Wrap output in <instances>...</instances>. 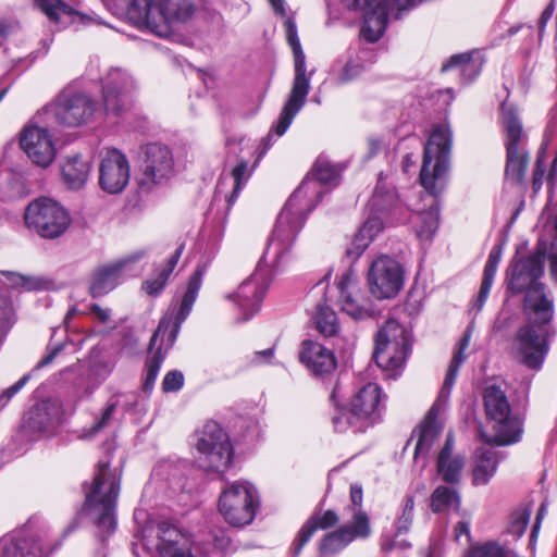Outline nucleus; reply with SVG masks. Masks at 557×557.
I'll use <instances>...</instances> for the list:
<instances>
[{
    "label": "nucleus",
    "mask_w": 557,
    "mask_h": 557,
    "mask_svg": "<svg viewBox=\"0 0 557 557\" xmlns=\"http://www.w3.org/2000/svg\"><path fill=\"white\" fill-rule=\"evenodd\" d=\"M60 414L61 406L58 400H44L28 411L26 424L33 432H45L58 423Z\"/></svg>",
    "instance_id": "2f4dec72"
},
{
    "label": "nucleus",
    "mask_w": 557,
    "mask_h": 557,
    "mask_svg": "<svg viewBox=\"0 0 557 557\" xmlns=\"http://www.w3.org/2000/svg\"><path fill=\"white\" fill-rule=\"evenodd\" d=\"M371 534V524L366 511L357 510L351 520L337 530L324 535L320 543L322 554H335L344 549L356 539H367Z\"/></svg>",
    "instance_id": "412c9836"
},
{
    "label": "nucleus",
    "mask_w": 557,
    "mask_h": 557,
    "mask_svg": "<svg viewBox=\"0 0 557 557\" xmlns=\"http://www.w3.org/2000/svg\"><path fill=\"white\" fill-rule=\"evenodd\" d=\"M198 462L205 470L223 472L233 458L228 434L215 421H208L198 432L196 444Z\"/></svg>",
    "instance_id": "9d476101"
},
{
    "label": "nucleus",
    "mask_w": 557,
    "mask_h": 557,
    "mask_svg": "<svg viewBox=\"0 0 557 557\" xmlns=\"http://www.w3.org/2000/svg\"><path fill=\"white\" fill-rule=\"evenodd\" d=\"M418 219L422 225L417 228V235L420 239H430L438 227V208L435 206V198L432 199L428 211L418 213Z\"/></svg>",
    "instance_id": "37998d69"
},
{
    "label": "nucleus",
    "mask_w": 557,
    "mask_h": 557,
    "mask_svg": "<svg viewBox=\"0 0 557 557\" xmlns=\"http://www.w3.org/2000/svg\"><path fill=\"white\" fill-rule=\"evenodd\" d=\"M500 255H502L500 249L497 247H494L491 250L486 262L498 265V263L500 261Z\"/></svg>",
    "instance_id": "69168bd1"
},
{
    "label": "nucleus",
    "mask_w": 557,
    "mask_h": 557,
    "mask_svg": "<svg viewBox=\"0 0 557 557\" xmlns=\"http://www.w3.org/2000/svg\"><path fill=\"white\" fill-rule=\"evenodd\" d=\"M405 282V270L394 258L381 255L369 267L367 283L370 294L379 299H393L401 290Z\"/></svg>",
    "instance_id": "dca6fc26"
},
{
    "label": "nucleus",
    "mask_w": 557,
    "mask_h": 557,
    "mask_svg": "<svg viewBox=\"0 0 557 557\" xmlns=\"http://www.w3.org/2000/svg\"><path fill=\"white\" fill-rule=\"evenodd\" d=\"M94 112V101L88 96L82 94L73 96L61 95L53 109L57 121L66 126H78L86 123Z\"/></svg>",
    "instance_id": "393cba45"
},
{
    "label": "nucleus",
    "mask_w": 557,
    "mask_h": 557,
    "mask_svg": "<svg viewBox=\"0 0 557 557\" xmlns=\"http://www.w3.org/2000/svg\"><path fill=\"white\" fill-rule=\"evenodd\" d=\"M299 359L315 375L331 373L337 364L333 351L313 341L302 342Z\"/></svg>",
    "instance_id": "c85d7f7f"
},
{
    "label": "nucleus",
    "mask_w": 557,
    "mask_h": 557,
    "mask_svg": "<svg viewBox=\"0 0 557 557\" xmlns=\"http://www.w3.org/2000/svg\"><path fill=\"white\" fill-rule=\"evenodd\" d=\"M174 173L172 151L164 145L149 144L145 148L138 186L141 191L149 193L156 186L169 181Z\"/></svg>",
    "instance_id": "a211bd4d"
},
{
    "label": "nucleus",
    "mask_w": 557,
    "mask_h": 557,
    "mask_svg": "<svg viewBox=\"0 0 557 557\" xmlns=\"http://www.w3.org/2000/svg\"><path fill=\"white\" fill-rule=\"evenodd\" d=\"M129 181V165L126 157L116 149L101 152L99 185L108 194L124 190Z\"/></svg>",
    "instance_id": "4be33fe9"
},
{
    "label": "nucleus",
    "mask_w": 557,
    "mask_h": 557,
    "mask_svg": "<svg viewBox=\"0 0 557 557\" xmlns=\"http://www.w3.org/2000/svg\"><path fill=\"white\" fill-rule=\"evenodd\" d=\"M134 89L132 77L120 69H112L103 78L102 100L107 113L120 114L131 106Z\"/></svg>",
    "instance_id": "aec40b11"
},
{
    "label": "nucleus",
    "mask_w": 557,
    "mask_h": 557,
    "mask_svg": "<svg viewBox=\"0 0 557 557\" xmlns=\"http://www.w3.org/2000/svg\"><path fill=\"white\" fill-rule=\"evenodd\" d=\"M90 313L97 319L100 323H108L111 318V311L108 308H101L100 306L94 304L90 306Z\"/></svg>",
    "instance_id": "13d9d810"
},
{
    "label": "nucleus",
    "mask_w": 557,
    "mask_h": 557,
    "mask_svg": "<svg viewBox=\"0 0 557 557\" xmlns=\"http://www.w3.org/2000/svg\"><path fill=\"white\" fill-rule=\"evenodd\" d=\"M497 267L498 265H496V264H492V263L486 262L485 267H484L482 282H485V283H488V284H493V281H494V277H495V274H496V271H497Z\"/></svg>",
    "instance_id": "052dcab7"
},
{
    "label": "nucleus",
    "mask_w": 557,
    "mask_h": 557,
    "mask_svg": "<svg viewBox=\"0 0 557 557\" xmlns=\"http://www.w3.org/2000/svg\"><path fill=\"white\" fill-rule=\"evenodd\" d=\"M143 545L151 557H195L183 533L169 522L145 528Z\"/></svg>",
    "instance_id": "f3484780"
},
{
    "label": "nucleus",
    "mask_w": 557,
    "mask_h": 557,
    "mask_svg": "<svg viewBox=\"0 0 557 557\" xmlns=\"http://www.w3.org/2000/svg\"><path fill=\"white\" fill-rule=\"evenodd\" d=\"M498 466L496 453L491 449H478L473 457L472 484L486 485L494 476Z\"/></svg>",
    "instance_id": "f704fd0d"
},
{
    "label": "nucleus",
    "mask_w": 557,
    "mask_h": 557,
    "mask_svg": "<svg viewBox=\"0 0 557 557\" xmlns=\"http://www.w3.org/2000/svg\"><path fill=\"white\" fill-rule=\"evenodd\" d=\"M554 10H555V5H554V1H552L546 8L545 10L542 12L541 14V17L539 20V28H540V32L543 33L545 27H546V24L547 22L552 18L553 14H554Z\"/></svg>",
    "instance_id": "bf43d9fd"
},
{
    "label": "nucleus",
    "mask_w": 557,
    "mask_h": 557,
    "mask_svg": "<svg viewBox=\"0 0 557 557\" xmlns=\"http://www.w3.org/2000/svg\"><path fill=\"white\" fill-rule=\"evenodd\" d=\"M24 221L28 228L44 238L60 237L71 223L69 212L48 197L33 200L25 209Z\"/></svg>",
    "instance_id": "9b49d317"
},
{
    "label": "nucleus",
    "mask_w": 557,
    "mask_h": 557,
    "mask_svg": "<svg viewBox=\"0 0 557 557\" xmlns=\"http://www.w3.org/2000/svg\"><path fill=\"white\" fill-rule=\"evenodd\" d=\"M451 69H458L463 81L471 82L479 75L481 71V63L473 60L471 53L466 52L453 55L449 61L442 66L443 72Z\"/></svg>",
    "instance_id": "4c0bfd02"
},
{
    "label": "nucleus",
    "mask_w": 557,
    "mask_h": 557,
    "mask_svg": "<svg viewBox=\"0 0 557 557\" xmlns=\"http://www.w3.org/2000/svg\"><path fill=\"white\" fill-rule=\"evenodd\" d=\"M454 448V436L448 434L436 458V474L448 485H458L460 483L466 466L465 456L455 453Z\"/></svg>",
    "instance_id": "bb28decb"
},
{
    "label": "nucleus",
    "mask_w": 557,
    "mask_h": 557,
    "mask_svg": "<svg viewBox=\"0 0 557 557\" xmlns=\"http://www.w3.org/2000/svg\"><path fill=\"white\" fill-rule=\"evenodd\" d=\"M9 275L12 277L13 284L22 285L28 290L40 289L45 284L42 280L36 277H26L15 273H9Z\"/></svg>",
    "instance_id": "3c124183"
},
{
    "label": "nucleus",
    "mask_w": 557,
    "mask_h": 557,
    "mask_svg": "<svg viewBox=\"0 0 557 557\" xmlns=\"http://www.w3.org/2000/svg\"><path fill=\"white\" fill-rule=\"evenodd\" d=\"M554 309V299L546 295L543 285L530 288L524 296L523 312L528 323L517 332L515 347L521 362L531 369H540L548 351Z\"/></svg>",
    "instance_id": "f03ea898"
},
{
    "label": "nucleus",
    "mask_w": 557,
    "mask_h": 557,
    "mask_svg": "<svg viewBox=\"0 0 557 557\" xmlns=\"http://www.w3.org/2000/svg\"><path fill=\"white\" fill-rule=\"evenodd\" d=\"M414 497L407 496L401 509V513L395 521V534L400 535L409 531L413 521Z\"/></svg>",
    "instance_id": "a18cd8bd"
},
{
    "label": "nucleus",
    "mask_w": 557,
    "mask_h": 557,
    "mask_svg": "<svg viewBox=\"0 0 557 557\" xmlns=\"http://www.w3.org/2000/svg\"><path fill=\"white\" fill-rule=\"evenodd\" d=\"M451 131L447 125H436L423 151L420 183L423 188L435 197L441 193V182L450 166Z\"/></svg>",
    "instance_id": "1a4fd4ad"
},
{
    "label": "nucleus",
    "mask_w": 557,
    "mask_h": 557,
    "mask_svg": "<svg viewBox=\"0 0 557 557\" xmlns=\"http://www.w3.org/2000/svg\"><path fill=\"white\" fill-rule=\"evenodd\" d=\"M382 407V392L377 384L368 383L352 397L349 408L359 428H368L377 419Z\"/></svg>",
    "instance_id": "a878e982"
},
{
    "label": "nucleus",
    "mask_w": 557,
    "mask_h": 557,
    "mask_svg": "<svg viewBox=\"0 0 557 557\" xmlns=\"http://www.w3.org/2000/svg\"><path fill=\"white\" fill-rule=\"evenodd\" d=\"M120 486L121 471L111 470L109 461H100L90 488L86 492L83 510L98 528L102 537L115 530L114 510Z\"/></svg>",
    "instance_id": "39448f33"
},
{
    "label": "nucleus",
    "mask_w": 557,
    "mask_h": 557,
    "mask_svg": "<svg viewBox=\"0 0 557 557\" xmlns=\"http://www.w3.org/2000/svg\"><path fill=\"white\" fill-rule=\"evenodd\" d=\"M184 250V244H181L173 256L168 260V263L164 269H162L156 277L149 278L143 283V289L149 295V296H157L161 293V290L164 288L169 276L175 269L182 253Z\"/></svg>",
    "instance_id": "e433bc0d"
},
{
    "label": "nucleus",
    "mask_w": 557,
    "mask_h": 557,
    "mask_svg": "<svg viewBox=\"0 0 557 557\" xmlns=\"http://www.w3.org/2000/svg\"><path fill=\"white\" fill-rule=\"evenodd\" d=\"M470 331H467L463 337L459 341L457 348L454 352L453 359L448 367L442 389L431 407L425 420L420 425L417 433V442L414 446L413 458L417 459L421 455H428L437 440L442 426L437 421L438 414L446 408L451 388L456 382L460 366L466 359L465 351L470 344Z\"/></svg>",
    "instance_id": "0eeeda50"
},
{
    "label": "nucleus",
    "mask_w": 557,
    "mask_h": 557,
    "mask_svg": "<svg viewBox=\"0 0 557 557\" xmlns=\"http://www.w3.org/2000/svg\"><path fill=\"white\" fill-rule=\"evenodd\" d=\"M362 72L360 64L355 62H347L341 73L338 74L337 81L341 84H345L356 78Z\"/></svg>",
    "instance_id": "8fccbe9b"
},
{
    "label": "nucleus",
    "mask_w": 557,
    "mask_h": 557,
    "mask_svg": "<svg viewBox=\"0 0 557 557\" xmlns=\"http://www.w3.org/2000/svg\"><path fill=\"white\" fill-rule=\"evenodd\" d=\"M333 424L336 431L345 432L349 428H351L355 432H362L367 428H359L356 419L352 417V410L348 408L347 410L341 411L338 414L333 417Z\"/></svg>",
    "instance_id": "49530a36"
},
{
    "label": "nucleus",
    "mask_w": 557,
    "mask_h": 557,
    "mask_svg": "<svg viewBox=\"0 0 557 557\" xmlns=\"http://www.w3.org/2000/svg\"><path fill=\"white\" fill-rule=\"evenodd\" d=\"M284 26L287 41L294 53L295 77L287 101L274 126V132L277 136H282L286 133L294 117L305 106L310 90V77L307 75L306 58L297 36L296 24L290 17H286Z\"/></svg>",
    "instance_id": "6e6552de"
},
{
    "label": "nucleus",
    "mask_w": 557,
    "mask_h": 557,
    "mask_svg": "<svg viewBox=\"0 0 557 557\" xmlns=\"http://www.w3.org/2000/svg\"><path fill=\"white\" fill-rule=\"evenodd\" d=\"M115 9L131 23L159 37H168L174 27L188 22L195 13L193 0H113Z\"/></svg>",
    "instance_id": "7ed1b4c3"
},
{
    "label": "nucleus",
    "mask_w": 557,
    "mask_h": 557,
    "mask_svg": "<svg viewBox=\"0 0 557 557\" xmlns=\"http://www.w3.org/2000/svg\"><path fill=\"white\" fill-rule=\"evenodd\" d=\"M20 145L28 158L39 166L50 165L55 157V149L47 128L26 126L21 135Z\"/></svg>",
    "instance_id": "b1692460"
},
{
    "label": "nucleus",
    "mask_w": 557,
    "mask_h": 557,
    "mask_svg": "<svg viewBox=\"0 0 557 557\" xmlns=\"http://www.w3.org/2000/svg\"><path fill=\"white\" fill-rule=\"evenodd\" d=\"M463 536L466 537L467 542L470 541V518L466 515H463L462 520L458 521L454 527L455 541H460Z\"/></svg>",
    "instance_id": "6e6d98bb"
},
{
    "label": "nucleus",
    "mask_w": 557,
    "mask_h": 557,
    "mask_svg": "<svg viewBox=\"0 0 557 557\" xmlns=\"http://www.w3.org/2000/svg\"><path fill=\"white\" fill-rule=\"evenodd\" d=\"M342 169L324 159L314 163L311 176H307L293 193L277 216L270 248H275L278 260L285 256L307 214L322 197L320 184H336Z\"/></svg>",
    "instance_id": "f257e3e1"
},
{
    "label": "nucleus",
    "mask_w": 557,
    "mask_h": 557,
    "mask_svg": "<svg viewBox=\"0 0 557 557\" xmlns=\"http://www.w3.org/2000/svg\"><path fill=\"white\" fill-rule=\"evenodd\" d=\"M349 496L351 502V507H349V510L351 511L352 518L357 510L364 511L362 509L363 492L361 485L358 483L351 484Z\"/></svg>",
    "instance_id": "864d4df0"
},
{
    "label": "nucleus",
    "mask_w": 557,
    "mask_h": 557,
    "mask_svg": "<svg viewBox=\"0 0 557 557\" xmlns=\"http://www.w3.org/2000/svg\"><path fill=\"white\" fill-rule=\"evenodd\" d=\"M259 506L258 494L249 482H235L225 488L219 500V510L230 524H249Z\"/></svg>",
    "instance_id": "4468645a"
},
{
    "label": "nucleus",
    "mask_w": 557,
    "mask_h": 557,
    "mask_svg": "<svg viewBox=\"0 0 557 557\" xmlns=\"http://www.w3.org/2000/svg\"><path fill=\"white\" fill-rule=\"evenodd\" d=\"M543 274V265L539 258L528 257L519 260L512 267L509 288L512 293H528L530 288L543 285L539 278Z\"/></svg>",
    "instance_id": "7c9ffc66"
},
{
    "label": "nucleus",
    "mask_w": 557,
    "mask_h": 557,
    "mask_svg": "<svg viewBox=\"0 0 557 557\" xmlns=\"http://www.w3.org/2000/svg\"><path fill=\"white\" fill-rule=\"evenodd\" d=\"M271 240L272 237L255 272L238 286L234 295L227 296L244 311V320L250 319L259 310L273 275L293 259L292 246H289L282 260H278L275 248H270Z\"/></svg>",
    "instance_id": "423d86ee"
},
{
    "label": "nucleus",
    "mask_w": 557,
    "mask_h": 557,
    "mask_svg": "<svg viewBox=\"0 0 557 557\" xmlns=\"http://www.w3.org/2000/svg\"><path fill=\"white\" fill-rule=\"evenodd\" d=\"M146 256L144 250L132 252L125 257L102 263L94 268L89 274L88 292L91 297H102L112 292L119 284L123 272Z\"/></svg>",
    "instance_id": "6ab92c4d"
},
{
    "label": "nucleus",
    "mask_w": 557,
    "mask_h": 557,
    "mask_svg": "<svg viewBox=\"0 0 557 557\" xmlns=\"http://www.w3.org/2000/svg\"><path fill=\"white\" fill-rule=\"evenodd\" d=\"M339 518L334 510H326L321 515L312 516L299 531L298 537L294 543L295 554H299L302 547L319 529L326 530L337 524Z\"/></svg>",
    "instance_id": "72a5a7b5"
},
{
    "label": "nucleus",
    "mask_w": 557,
    "mask_h": 557,
    "mask_svg": "<svg viewBox=\"0 0 557 557\" xmlns=\"http://www.w3.org/2000/svg\"><path fill=\"white\" fill-rule=\"evenodd\" d=\"M455 486L440 485L433 491L430 498V507L433 512L459 511L461 498Z\"/></svg>",
    "instance_id": "c9c22d12"
},
{
    "label": "nucleus",
    "mask_w": 557,
    "mask_h": 557,
    "mask_svg": "<svg viewBox=\"0 0 557 557\" xmlns=\"http://www.w3.org/2000/svg\"><path fill=\"white\" fill-rule=\"evenodd\" d=\"M484 407L487 417L495 422V444L508 445L520 440L521 421L510 416V405L499 386L493 384L485 388Z\"/></svg>",
    "instance_id": "ddd939ff"
},
{
    "label": "nucleus",
    "mask_w": 557,
    "mask_h": 557,
    "mask_svg": "<svg viewBox=\"0 0 557 557\" xmlns=\"http://www.w3.org/2000/svg\"><path fill=\"white\" fill-rule=\"evenodd\" d=\"M399 203L397 195L394 190L388 189L383 183L382 175L379 178L377 185L370 200L371 207L376 212L391 211Z\"/></svg>",
    "instance_id": "ea45409f"
},
{
    "label": "nucleus",
    "mask_w": 557,
    "mask_h": 557,
    "mask_svg": "<svg viewBox=\"0 0 557 557\" xmlns=\"http://www.w3.org/2000/svg\"><path fill=\"white\" fill-rule=\"evenodd\" d=\"M259 159H260V157L257 158L255 164L251 168L248 166V162L245 160L239 161L233 168L231 175H232V178L234 180V186H233L232 193L228 196H226V202H227L228 208H231L237 200L240 191L243 190V188L249 181Z\"/></svg>",
    "instance_id": "58836bf2"
},
{
    "label": "nucleus",
    "mask_w": 557,
    "mask_h": 557,
    "mask_svg": "<svg viewBox=\"0 0 557 557\" xmlns=\"http://www.w3.org/2000/svg\"><path fill=\"white\" fill-rule=\"evenodd\" d=\"M315 325L324 336H333L338 331L336 313L326 305H318L314 314Z\"/></svg>",
    "instance_id": "79ce46f5"
},
{
    "label": "nucleus",
    "mask_w": 557,
    "mask_h": 557,
    "mask_svg": "<svg viewBox=\"0 0 557 557\" xmlns=\"http://www.w3.org/2000/svg\"><path fill=\"white\" fill-rule=\"evenodd\" d=\"M90 162L79 154L67 157L61 164V175L64 184L71 189L82 188L89 176Z\"/></svg>",
    "instance_id": "473e14b6"
},
{
    "label": "nucleus",
    "mask_w": 557,
    "mask_h": 557,
    "mask_svg": "<svg viewBox=\"0 0 557 557\" xmlns=\"http://www.w3.org/2000/svg\"><path fill=\"white\" fill-rule=\"evenodd\" d=\"M272 5L276 14L286 16L285 2L284 0H268Z\"/></svg>",
    "instance_id": "e2e57ef3"
},
{
    "label": "nucleus",
    "mask_w": 557,
    "mask_h": 557,
    "mask_svg": "<svg viewBox=\"0 0 557 557\" xmlns=\"http://www.w3.org/2000/svg\"><path fill=\"white\" fill-rule=\"evenodd\" d=\"M184 375L180 371H170L163 379L162 388L165 393L176 392L182 388Z\"/></svg>",
    "instance_id": "09e8293b"
},
{
    "label": "nucleus",
    "mask_w": 557,
    "mask_h": 557,
    "mask_svg": "<svg viewBox=\"0 0 557 557\" xmlns=\"http://www.w3.org/2000/svg\"><path fill=\"white\" fill-rule=\"evenodd\" d=\"M506 553L500 545L488 542L483 545L473 547L468 557H505Z\"/></svg>",
    "instance_id": "de8ad7c7"
},
{
    "label": "nucleus",
    "mask_w": 557,
    "mask_h": 557,
    "mask_svg": "<svg viewBox=\"0 0 557 557\" xmlns=\"http://www.w3.org/2000/svg\"><path fill=\"white\" fill-rule=\"evenodd\" d=\"M201 281L202 271L197 270L188 281L186 292L178 305V308L176 306L171 308L160 320L157 330L152 334L149 343V350L153 349L159 337H161V344L153 356L146 362V374L143 385V389L145 392H150L153 388L161 363L164 359L162 346L165 345V350H168L176 341L181 325L189 315L197 299Z\"/></svg>",
    "instance_id": "20e7f679"
},
{
    "label": "nucleus",
    "mask_w": 557,
    "mask_h": 557,
    "mask_svg": "<svg viewBox=\"0 0 557 557\" xmlns=\"http://www.w3.org/2000/svg\"><path fill=\"white\" fill-rule=\"evenodd\" d=\"M382 227L383 222L379 216H371L363 223L352 243L358 250V255L369 246L370 242L379 234Z\"/></svg>",
    "instance_id": "a19ab883"
},
{
    "label": "nucleus",
    "mask_w": 557,
    "mask_h": 557,
    "mask_svg": "<svg viewBox=\"0 0 557 557\" xmlns=\"http://www.w3.org/2000/svg\"><path fill=\"white\" fill-rule=\"evenodd\" d=\"M550 274L557 281V256H553L550 259Z\"/></svg>",
    "instance_id": "774afa93"
},
{
    "label": "nucleus",
    "mask_w": 557,
    "mask_h": 557,
    "mask_svg": "<svg viewBox=\"0 0 557 557\" xmlns=\"http://www.w3.org/2000/svg\"><path fill=\"white\" fill-rule=\"evenodd\" d=\"M500 121L506 136V174L512 180L521 182L525 173L528 156L520 148L525 134L516 108L503 103Z\"/></svg>",
    "instance_id": "2eb2a0df"
},
{
    "label": "nucleus",
    "mask_w": 557,
    "mask_h": 557,
    "mask_svg": "<svg viewBox=\"0 0 557 557\" xmlns=\"http://www.w3.org/2000/svg\"><path fill=\"white\" fill-rule=\"evenodd\" d=\"M409 351L408 333L396 320L389 319L379 330L373 358L384 371L403 368Z\"/></svg>",
    "instance_id": "f8f14e48"
},
{
    "label": "nucleus",
    "mask_w": 557,
    "mask_h": 557,
    "mask_svg": "<svg viewBox=\"0 0 557 557\" xmlns=\"http://www.w3.org/2000/svg\"><path fill=\"white\" fill-rule=\"evenodd\" d=\"M355 275L352 272H347L342 275L337 283L341 290V307L351 318L364 319L370 317L372 309L368 299L361 297L360 293L352 286Z\"/></svg>",
    "instance_id": "cd10ccee"
},
{
    "label": "nucleus",
    "mask_w": 557,
    "mask_h": 557,
    "mask_svg": "<svg viewBox=\"0 0 557 557\" xmlns=\"http://www.w3.org/2000/svg\"><path fill=\"white\" fill-rule=\"evenodd\" d=\"M117 407V401H110L108 406L106 407L104 411L102 412L99 420L96 421V423L92 425L91 431L92 433H98L103 428L108 425L110 420L112 419L113 413L115 412V409Z\"/></svg>",
    "instance_id": "603ef678"
},
{
    "label": "nucleus",
    "mask_w": 557,
    "mask_h": 557,
    "mask_svg": "<svg viewBox=\"0 0 557 557\" xmlns=\"http://www.w3.org/2000/svg\"><path fill=\"white\" fill-rule=\"evenodd\" d=\"M544 170H541L537 165V169L533 175V186L535 189H540L543 184Z\"/></svg>",
    "instance_id": "0e129e2a"
},
{
    "label": "nucleus",
    "mask_w": 557,
    "mask_h": 557,
    "mask_svg": "<svg viewBox=\"0 0 557 557\" xmlns=\"http://www.w3.org/2000/svg\"><path fill=\"white\" fill-rule=\"evenodd\" d=\"M491 287H492V284H488L485 282L481 283L479 296L472 307V309L475 310L476 312H479L483 308V306L488 297Z\"/></svg>",
    "instance_id": "4d7b16f0"
},
{
    "label": "nucleus",
    "mask_w": 557,
    "mask_h": 557,
    "mask_svg": "<svg viewBox=\"0 0 557 557\" xmlns=\"http://www.w3.org/2000/svg\"><path fill=\"white\" fill-rule=\"evenodd\" d=\"M545 512H546V505L542 504L540 509H539V512H537V516H536V520H535V523H534L532 532H531V540H534L537 536V533H539V530H540V524H541V521L543 520V518L545 516Z\"/></svg>",
    "instance_id": "680f3d73"
},
{
    "label": "nucleus",
    "mask_w": 557,
    "mask_h": 557,
    "mask_svg": "<svg viewBox=\"0 0 557 557\" xmlns=\"http://www.w3.org/2000/svg\"><path fill=\"white\" fill-rule=\"evenodd\" d=\"M36 5L51 20L59 22L61 15H72L74 10L62 0H34Z\"/></svg>",
    "instance_id": "c03bdc74"
},
{
    "label": "nucleus",
    "mask_w": 557,
    "mask_h": 557,
    "mask_svg": "<svg viewBox=\"0 0 557 557\" xmlns=\"http://www.w3.org/2000/svg\"><path fill=\"white\" fill-rule=\"evenodd\" d=\"M421 1L422 0H395L396 4L398 7V10H405V9L414 7L418 3H420Z\"/></svg>",
    "instance_id": "338daca9"
},
{
    "label": "nucleus",
    "mask_w": 557,
    "mask_h": 557,
    "mask_svg": "<svg viewBox=\"0 0 557 557\" xmlns=\"http://www.w3.org/2000/svg\"><path fill=\"white\" fill-rule=\"evenodd\" d=\"M29 376L28 375H24L23 377H21L16 383H14L12 386H10L9 388H7L1 395H0V407H4L10 400L11 398L16 394L18 393L23 387L24 385L27 383Z\"/></svg>",
    "instance_id": "5fc2aeb1"
},
{
    "label": "nucleus",
    "mask_w": 557,
    "mask_h": 557,
    "mask_svg": "<svg viewBox=\"0 0 557 557\" xmlns=\"http://www.w3.org/2000/svg\"><path fill=\"white\" fill-rule=\"evenodd\" d=\"M343 3L355 10L363 12L362 37L369 42L377 41L387 26V0H342Z\"/></svg>",
    "instance_id": "5701e85b"
},
{
    "label": "nucleus",
    "mask_w": 557,
    "mask_h": 557,
    "mask_svg": "<svg viewBox=\"0 0 557 557\" xmlns=\"http://www.w3.org/2000/svg\"><path fill=\"white\" fill-rule=\"evenodd\" d=\"M50 549L38 536H3L0 539L1 557H46Z\"/></svg>",
    "instance_id": "c756f323"
}]
</instances>
